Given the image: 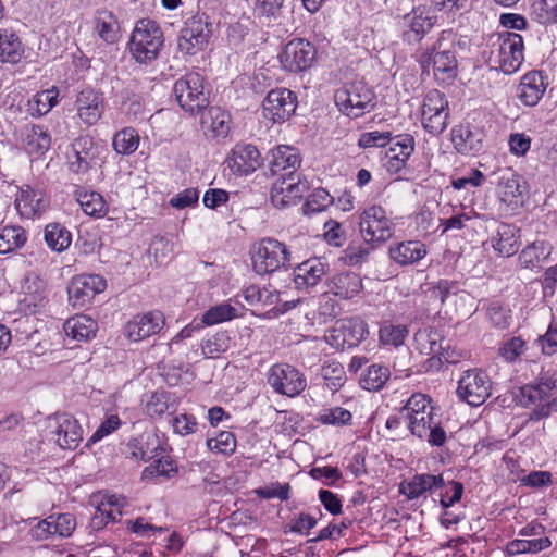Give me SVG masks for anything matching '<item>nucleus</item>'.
Instances as JSON below:
<instances>
[{
  "label": "nucleus",
  "mask_w": 557,
  "mask_h": 557,
  "mask_svg": "<svg viewBox=\"0 0 557 557\" xmlns=\"http://www.w3.org/2000/svg\"><path fill=\"white\" fill-rule=\"evenodd\" d=\"M431 403L425 394L414 393L400 408V413L411 435L441 447L447 440V433Z\"/></svg>",
  "instance_id": "1"
},
{
  "label": "nucleus",
  "mask_w": 557,
  "mask_h": 557,
  "mask_svg": "<svg viewBox=\"0 0 557 557\" xmlns=\"http://www.w3.org/2000/svg\"><path fill=\"white\" fill-rule=\"evenodd\" d=\"M292 253L287 246L272 237L256 243L251 250L253 271L259 275L272 274L290 264Z\"/></svg>",
  "instance_id": "2"
},
{
  "label": "nucleus",
  "mask_w": 557,
  "mask_h": 557,
  "mask_svg": "<svg viewBox=\"0 0 557 557\" xmlns=\"http://www.w3.org/2000/svg\"><path fill=\"white\" fill-rule=\"evenodd\" d=\"M163 45V33L156 22L139 21L131 36L129 51L136 62L149 64L154 61Z\"/></svg>",
  "instance_id": "3"
},
{
  "label": "nucleus",
  "mask_w": 557,
  "mask_h": 557,
  "mask_svg": "<svg viewBox=\"0 0 557 557\" xmlns=\"http://www.w3.org/2000/svg\"><path fill=\"white\" fill-rule=\"evenodd\" d=\"M334 100L339 111L351 117H359L375 106L374 92L363 82H355L339 88Z\"/></svg>",
  "instance_id": "4"
},
{
  "label": "nucleus",
  "mask_w": 557,
  "mask_h": 557,
  "mask_svg": "<svg viewBox=\"0 0 557 557\" xmlns=\"http://www.w3.org/2000/svg\"><path fill=\"white\" fill-rule=\"evenodd\" d=\"M359 233L367 244L381 245L392 238L394 223L383 207L374 205L360 214Z\"/></svg>",
  "instance_id": "5"
},
{
  "label": "nucleus",
  "mask_w": 557,
  "mask_h": 557,
  "mask_svg": "<svg viewBox=\"0 0 557 557\" xmlns=\"http://www.w3.org/2000/svg\"><path fill=\"white\" fill-rule=\"evenodd\" d=\"M173 89L180 107L186 112H199L209 104V97L203 88V78L199 73H187L175 82Z\"/></svg>",
  "instance_id": "6"
},
{
  "label": "nucleus",
  "mask_w": 557,
  "mask_h": 557,
  "mask_svg": "<svg viewBox=\"0 0 557 557\" xmlns=\"http://www.w3.org/2000/svg\"><path fill=\"white\" fill-rule=\"evenodd\" d=\"M491 391L492 381L487 373L480 369L465 371L458 381V397L473 407L484 404L491 396Z\"/></svg>",
  "instance_id": "7"
},
{
  "label": "nucleus",
  "mask_w": 557,
  "mask_h": 557,
  "mask_svg": "<svg viewBox=\"0 0 557 557\" xmlns=\"http://www.w3.org/2000/svg\"><path fill=\"white\" fill-rule=\"evenodd\" d=\"M368 334V324L361 318L354 317L337 321L325 339L333 348L344 350L358 346Z\"/></svg>",
  "instance_id": "8"
},
{
  "label": "nucleus",
  "mask_w": 557,
  "mask_h": 557,
  "mask_svg": "<svg viewBox=\"0 0 557 557\" xmlns=\"http://www.w3.org/2000/svg\"><path fill=\"white\" fill-rule=\"evenodd\" d=\"M449 116L448 100L437 89L430 90L422 104V125L432 135L442 134L447 127Z\"/></svg>",
  "instance_id": "9"
},
{
  "label": "nucleus",
  "mask_w": 557,
  "mask_h": 557,
  "mask_svg": "<svg viewBox=\"0 0 557 557\" xmlns=\"http://www.w3.org/2000/svg\"><path fill=\"white\" fill-rule=\"evenodd\" d=\"M317 59L314 45L302 38H295L288 41L278 60L285 71L300 73L310 69Z\"/></svg>",
  "instance_id": "10"
},
{
  "label": "nucleus",
  "mask_w": 557,
  "mask_h": 557,
  "mask_svg": "<svg viewBox=\"0 0 557 557\" xmlns=\"http://www.w3.org/2000/svg\"><path fill=\"white\" fill-rule=\"evenodd\" d=\"M211 35V24L208 16L197 14L185 22L177 39L178 50L185 54L193 55L202 50L208 44Z\"/></svg>",
  "instance_id": "11"
},
{
  "label": "nucleus",
  "mask_w": 557,
  "mask_h": 557,
  "mask_svg": "<svg viewBox=\"0 0 557 557\" xmlns=\"http://www.w3.org/2000/svg\"><path fill=\"white\" fill-rule=\"evenodd\" d=\"M268 383L275 393L288 397L299 395L307 386L304 374L288 363H277L270 368Z\"/></svg>",
  "instance_id": "12"
},
{
  "label": "nucleus",
  "mask_w": 557,
  "mask_h": 557,
  "mask_svg": "<svg viewBox=\"0 0 557 557\" xmlns=\"http://www.w3.org/2000/svg\"><path fill=\"white\" fill-rule=\"evenodd\" d=\"M516 398L522 407L534 406L529 416L530 421H540L548 418L553 412H557V398H549L536 383L525 384L520 387Z\"/></svg>",
  "instance_id": "13"
},
{
  "label": "nucleus",
  "mask_w": 557,
  "mask_h": 557,
  "mask_svg": "<svg viewBox=\"0 0 557 557\" xmlns=\"http://www.w3.org/2000/svg\"><path fill=\"white\" fill-rule=\"evenodd\" d=\"M309 189L306 180H301L298 173H285L276 177L271 188V201L277 208H284L296 203Z\"/></svg>",
  "instance_id": "14"
},
{
  "label": "nucleus",
  "mask_w": 557,
  "mask_h": 557,
  "mask_svg": "<svg viewBox=\"0 0 557 557\" xmlns=\"http://www.w3.org/2000/svg\"><path fill=\"white\" fill-rule=\"evenodd\" d=\"M48 429L51 438L62 449H75L83 440L79 422L69 413L50 418Z\"/></svg>",
  "instance_id": "15"
},
{
  "label": "nucleus",
  "mask_w": 557,
  "mask_h": 557,
  "mask_svg": "<svg viewBox=\"0 0 557 557\" xmlns=\"http://www.w3.org/2000/svg\"><path fill=\"white\" fill-rule=\"evenodd\" d=\"M297 108L296 95L287 88H276L268 92L262 101L263 116L273 123L288 120Z\"/></svg>",
  "instance_id": "16"
},
{
  "label": "nucleus",
  "mask_w": 557,
  "mask_h": 557,
  "mask_svg": "<svg viewBox=\"0 0 557 557\" xmlns=\"http://www.w3.org/2000/svg\"><path fill=\"white\" fill-rule=\"evenodd\" d=\"M106 287V280L98 274L75 276L67 287L69 300L73 307H84L89 304L97 294L102 293Z\"/></svg>",
  "instance_id": "17"
},
{
  "label": "nucleus",
  "mask_w": 557,
  "mask_h": 557,
  "mask_svg": "<svg viewBox=\"0 0 557 557\" xmlns=\"http://www.w3.org/2000/svg\"><path fill=\"white\" fill-rule=\"evenodd\" d=\"M422 64L433 66V75L437 82L449 83L457 77L458 62L455 51L434 47L430 53L422 55Z\"/></svg>",
  "instance_id": "18"
},
{
  "label": "nucleus",
  "mask_w": 557,
  "mask_h": 557,
  "mask_svg": "<svg viewBox=\"0 0 557 557\" xmlns=\"http://www.w3.org/2000/svg\"><path fill=\"white\" fill-rule=\"evenodd\" d=\"M523 61V39L517 33H508L500 38L498 64L505 74L515 73Z\"/></svg>",
  "instance_id": "19"
},
{
  "label": "nucleus",
  "mask_w": 557,
  "mask_h": 557,
  "mask_svg": "<svg viewBox=\"0 0 557 557\" xmlns=\"http://www.w3.org/2000/svg\"><path fill=\"white\" fill-rule=\"evenodd\" d=\"M164 325V317L161 311H149L136 314L125 325L126 336L134 342L150 337L161 331Z\"/></svg>",
  "instance_id": "20"
},
{
  "label": "nucleus",
  "mask_w": 557,
  "mask_h": 557,
  "mask_svg": "<svg viewBox=\"0 0 557 557\" xmlns=\"http://www.w3.org/2000/svg\"><path fill=\"white\" fill-rule=\"evenodd\" d=\"M77 115L86 125H95L102 116L104 111V100L102 94L90 87L83 88L75 101Z\"/></svg>",
  "instance_id": "21"
},
{
  "label": "nucleus",
  "mask_w": 557,
  "mask_h": 557,
  "mask_svg": "<svg viewBox=\"0 0 557 557\" xmlns=\"http://www.w3.org/2000/svg\"><path fill=\"white\" fill-rule=\"evenodd\" d=\"M548 86L547 76L541 71L525 73L517 88V97L528 107H534L543 98Z\"/></svg>",
  "instance_id": "22"
},
{
  "label": "nucleus",
  "mask_w": 557,
  "mask_h": 557,
  "mask_svg": "<svg viewBox=\"0 0 557 557\" xmlns=\"http://www.w3.org/2000/svg\"><path fill=\"white\" fill-rule=\"evenodd\" d=\"M329 263L322 258H310L294 269V283L297 289L315 286L327 273Z\"/></svg>",
  "instance_id": "23"
},
{
  "label": "nucleus",
  "mask_w": 557,
  "mask_h": 557,
  "mask_svg": "<svg viewBox=\"0 0 557 557\" xmlns=\"http://www.w3.org/2000/svg\"><path fill=\"white\" fill-rule=\"evenodd\" d=\"M228 168L237 175H247L260 165V152L250 144H238L227 158Z\"/></svg>",
  "instance_id": "24"
},
{
  "label": "nucleus",
  "mask_w": 557,
  "mask_h": 557,
  "mask_svg": "<svg viewBox=\"0 0 557 557\" xmlns=\"http://www.w3.org/2000/svg\"><path fill=\"white\" fill-rule=\"evenodd\" d=\"M445 486L442 474L433 475L429 473L416 474L407 481H403L399 485V493L405 495L409 500L423 496L426 492H433Z\"/></svg>",
  "instance_id": "25"
},
{
  "label": "nucleus",
  "mask_w": 557,
  "mask_h": 557,
  "mask_svg": "<svg viewBox=\"0 0 557 557\" xmlns=\"http://www.w3.org/2000/svg\"><path fill=\"white\" fill-rule=\"evenodd\" d=\"M49 206L42 193L29 185L21 187L15 197V208L22 218L32 219L41 214Z\"/></svg>",
  "instance_id": "26"
},
{
  "label": "nucleus",
  "mask_w": 557,
  "mask_h": 557,
  "mask_svg": "<svg viewBox=\"0 0 557 557\" xmlns=\"http://www.w3.org/2000/svg\"><path fill=\"white\" fill-rule=\"evenodd\" d=\"M362 280L355 272H341L326 281V293H331L341 299H350L362 289Z\"/></svg>",
  "instance_id": "27"
},
{
  "label": "nucleus",
  "mask_w": 557,
  "mask_h": 557,
  "mask_svg": "<svg viewBox=\"0 0 557 557\" xmlns=\"http://www.w3.org/2000/svg\"><path fill=\"white\" fill-rule=\"evenodd\" d=\"M519 228L512 224L500 223L495 234L491 236L490 243L498 256L511 257L519 249Z\"/></svg>",
  "instance_id": "28"
},
{
  "label": "nucleus",
  "mask_w": 557,
  "mask_h": 557,
  "mask_svg": "<svg viewBox=\"0 0 557 557\" xmlns=\"http://www.w3.org/2000/svg\"><path fill=\"white\" fill-rule=\"evenodd\" d=\"M389 258L400 267L412 265L426 256V247L420 240H405L392 245Z\"/></svg>",
  "instance_id": "29"
},
{
  "label": "nucleus",
  "mask_w": 557,
  "mask_h": 557,
  "mask_svg": "<svg viewBox=\"0 0 557 557\" xmlns=\"http://www.w3.org/2000/svg\"><path fill=\"white\" fill-rule=\"evenodd\" d=\"M451 141L461 154H475L483 148V134L468 125H459L451 131Z\"/></svg>",
  "instance_id": "30"
},
{
  "label": "nucleus",
  "mask_w": 557,
  "mask_h": 557,
  "mask_svg": "<svg viewBox=\"0 0 557 557\" xmlns=\"http://www.w3.org/2000/svg\"><path fill=\"white\" fill-rule=\"evenodd\" d=\"M301 163L298 150L292 146L281 145L272 150L270 170L274 176L285 173H297L296 170Z\"/></svg>",
  "instance_id": "31"
},
{
  "label": "nucleus",
  "mask_w": 557,
  "mask_h": 557,
  "mask_svg": "<svg viewBox=\"0 0 557 557\" xmlns=\"http://www.w3.org/2000/svg\"><path fill=\"white\" fill-rule=\"evenodd\" d=\"M393 145L387 152L389 171H399L405 168L407 160L414 151V138L410 134H399L392 138Z\"/></svg>",
  "instance_id": "32"
},
{
  "label": "nucleus",
  "mask_w": 557,
  "mask_h": 557,
  "mask_svg": "<svg viewBox=\"0 0 557 557\" xmlns=\"http://www.w3.org/2000/svg\"><path fill=\"white\" fill-rule=\"evenodd\" d=\"M231 115L219 107H211L201 119L203 133L210 138H225L230 132Z\"/></svg>",
  "instance_id": "33"
},
{
  "label": "nucleus",
  "mask_w": 557,
  "mask_h": 557,
  "mask_svg": "<svg viewBox=\"0 0 557 557\" xmlns=\"http://www.w3.org/2000/svg\"><path fill=\"white\" fill-rule=\"evenodd\" d=\"M127 448L133 459L144 461L158 456V450L164 451L160 445L159 436L151 433L131 438Z\"/></svg>",
  "instance_id": "34"
},
{
  "label": "nucleus",
  "mask_w": 557,
  "mask_h": 557,
  "mask_svg": "<svg viewBox=\"0 0 557 557\" xmlns=\"http://www.w3.org/2000/svg\"><path fill=\"white\" fill-rule=\"evenodd\" d=\"M553 250V246L546 240H535L527 245L518 257L519 264L523 269H540L542 262L546 261Z\"/></svg>",
  "instance_id": "35"
},
{
  "label": "nucleus",
  "mask_w": 557,
  "mask_h": 557,
  "mask_svg": "<svg viewBox=\"0 0 557 557\" xmlns=\"http://www.w3.org/2000/svg\"><path fill=\"white\" fill-rule=\"evenodd\" d=\"M445 338L434 327L420 329L414 334V344L420 354L434 358L442 351Z\"/></svg>",
  "instance_id": "36"
},
{
  "label": "nucleus",
  "mask_w": 557,
  "mask_h": 557,
  "mask_svg": "<svg viewBox=\"0 0 557 557\" xmlns=\"http://www.w3.org/2000/svg\"><path fill=\"white\" fill-rule=\"evenodd\" d=\"M63 330L73 339L88 341L96 335L97 322L88 315L77 314L65 321Z\"/></svg>",
  "instance_id": "37"
},
{
  "label": "nucleus",
  "mask_w": 557,
  "mask_h": 557,
  "mask_svg": "<svg viewBox=\"0 0 557 557\" xmlns=\"http://www.w3.org/2000/svg\"><path fill=\"white\" fill-rule=\"evenodd\" d=\"M23 55L24 46L18 36L9 29H0V62L15 64Z\"/></svg>",
  "instance_id": "38"
},
{
  "label": "nucleus",
  "mask_w": 557,
  "mask_h": 557,
  "mask_svg": "<svg viewBox=\"0 0 557 557\" xmlns=\"http://www.w3.org/2000/svg\"><path fill=\"white\" fill-rule=\"evenodd\" d=\"M524 188L520 176L511 170H506L499 177L498 193L505 203L517 205L515 199L522 196Z\"/></svg>",
  "instance_id": "39"
},
{
  "label": "nucleus",
  "mask_w": 557,
  "mask_h": 557,
  "mask_svg": "<svg viewBox=\"0 0 557 557\" xmlns=\"http://www.w3.org/2000/svg\"><path fill=\"white\" fill-rule=\"evenodd\" d=\"M23 143L30 154H42L51 144L50 135L40 125L26 126L23 131Z\"/></svg>",
  "instance_id": "40"
},
{
  "label": "nucleus",
  "mask_w": 557,
  "mask_h": 557,
  "mask_svg": "<svg viewBox=\"0 0 557 557\" xmlns=\"http://www.w3.org/2000/svg\"><path fill=\"white\" fill-rule=\"evenodd\" d=\"M96 30L107 44H114L120 38V24L111 11L99 10L95 17Z\"/></svg>",
  "instance_id": "41"
},
{
  "label": "nucleus",
  "mask_w": 557,
  "mask_h": 557,
  "mask_svg": "<svg viewBox=\"0 0 557 557\" xmlns=\"http://www.w3.org/2000/svg\"><path fill=\"white\" fill-rule=\"evenodd\" d=\"M75 199L87 215L100 218L107 213L106 201L99 193L81 188L75 191Z\"/></svg>",
  "instance_id": "42"
},
{
  "label": "nucleus",
  "mask_w": 557,
  "mask_h": 557,
  "mask_svg": "<svg viewBox=\"0 0 557 557\" xmlns=\"http://www.w3.org/2000/svg\"><path fill=\"white\" fill-rule=\"evenodd\" d=\"M26 232L22 226H4L0 231V253H10L25 245Z\"/></svg>",
  "instance_id": "43"
},
{
  "label": "nucleus",
  "mask_w": 557,
  "mask_h": 557,
  "mask_svg": "<svg viewBox=\"0 0 557 557\" xmlns=\"http://www.w3.org/2000/svg\"><path fill=\"white\" fill-rule=\"evenodd\" d=\"M552 545L549 537L544 536L535 540H512L506 546L509 556L519 554H537Z\"/></svg>",
  "instance_id": "44"
},
{
  "label": "nucleus",
  "mask_w": 557,
  "mask_h": 557,
  "mask_svg": "<svg viewBox=\"0 0 557 557\" xmlns=\"http://www.w3.org/2000/svg\"><path fill=\"white\" fill-rule=\"evenodd\" d=\"M391 376L389 369L380 364H371L360 376V385L367 391H380Z\"/></svg>",
  "instance_id": "45"
},
{
  "label": "nucleus",
  "mask_w": 557,
  "mask_h": 557,
  "mask_svg": "<svg viewBox=\"0 0 557 557\" xmlns=\"http://www.w3.org/2000/svg\"><path fill=\"white\" fill-rule=\"evenodd\" d=\"M45 242L51 250L61 252L70 246L71 234L62 225L51 223L45 228Z\"/></svg>",
  "instance_id": "46"
},
{
  "label": "nucleus",
  "mask_w": 557,
  "mask_h": 557,
  "mask_svg": "<svg viewBox=\"0 0 557 557\" xmlns=\"http://www.w3.org/2000/svg\"><path fill=\"white\" fill-rule=\"evenodd\" d=\"M59 91L53 87L37 92L28 101V110L32 115L41 116L47 114L58 102Z\"/></svg>",
  "instance_id": "47"
},
{
  "label": "nucleus",
  "mask_w": 557,
  "mask_h": 557,
  "mask_svg": "<svg viewBox=\"0 0 557 557\" xmlns=\"http://www.w3.org/2000/svg\"><path fill=\"white\" fill-rule=\"evenodd\" d=\"M379 245L367 244H349L343 251V261L349 267L361 265L369 261V258L373 250Z\"/></svg>",
  "instance_id": "48"
},
{
  "label": "nucleus",
  "mask_w": 557,
  "mask_h": 557,
  "mask_svg": "<svg viewBox=\"0 0 557 557\" xmlns=\"http://www.w3.org/2000/svg\"><path fill=\"white\" fill-rule=\"evenodd\" d=\"M88 146H92V143L88 138H79L73 145L74 160H71L70 165L74 172H86L90 162L94 159L88 150Z\"/></svg>",
  "instance_id": "49"
},
{
  "label": "nucleus",
  "mask_w": 557,
  "mask_h": 557,
  "mask_svg": "<svg viewBox=\"0 0 557 557\" xmlns=\"http://www.w3.org/2000/svg\"><path fill=\"white\" fill-rule=\"evenodd\" d=\"M177 474V467L170 458H159L143 470L141 476L145 480L163 478L169 480Z\"/></svg>",
  "instance_id": "50"
},
{
  "label": "nucleus",
  "mask_w": 557,
  "mask_h": 557,
  "mask_svg": "<svg viewBox=\"0 0 557 557\" xmlns=\"http://www.w3.org/2000/svg\"><path fill=\"white\" fill-rule=\"evenodd\" d=\"M237 317V309L227 302H223L208 309L202 315L201 324L214 325Z\"/></svg>",
  "instance_id": "51"
},
{
  "label": "nucleus",
  "mask_w": 557,
  "mask_h": 557,
  "mask_svg": "<svg viewBox=\"0 0 557 557\" xmlns=\"http://www.w3.org/2000/svg\"><path fill=\"white\" fill-rule=\"evenodd\" d=\"M139 145V136L132 127H125L117 132L113 138L114 150L120 154L133 153Z\"/></svg>",
  "instance_id": "52"
},
{
  "label": "nucleus",
  "mask_w": 557,
  "mask_h": 557,
  "mask_svg": "<svg viewBox=\"0 0 557 557\" xmlns=\"http://www.w3.org/2000/svg\"><path fill=\"white\" fill-rule=\"evenodd\" d=\"M231 342L232 338L226 331L216 332L203 341L201 345L202 354L209 358L218 357L231 347Z\"/></svg>",
  "instance_id": "53"
},
{
  "label": "nucleus",
  "mask_w": 557,
  "mask_h": 557,
  "mask_svg": "<svg viewBox=\"0 0 557 557\" xmlns=\"http://www.w3.org/2000/svg\"><path fill=\"white\" fill-rule=\"evenodd\" d=\"M326 386L332 391H338L346 381V372L344 367L337 361L326 362L321 370Z\"/></svg>",
  "instance_id": "54"
},
{
  "label": "nucleus",
  "mask_w": 557,
  "mask_h": 557,
  "mask_svg": "<svg viewBox=\"0 0 557 557\" xmlns=\"http://www.w3.org/2000/svg\"><path fill=\"white\" fill-rule=\"evenodd\" d=\"M122 95V109L125 114L132 120L144 119L145 107L143 97L129 88H125Z\"/></svg>",
  "instance_id": "55"
},
{
  "label": "nucleus",
  "mask_w": 557,
  "mask_h": 557,
  "mask_svg": "<svg viewBox=\"0 0 557 557\" xmlns=\"http://www.w3.org/2000/svg\"><path fill=\"white\" fill-rule=\"evenodd\" d=\"M405 21L408 24V29L405 32V38L409 42L419 41L432 27L430 18L423 17L422 15H407L405 16Z\"/></svg>",
  "instance_id": "56"
},
{
  "label": "nucleus",
  "mask_w": 557,
  "mask_h": 557,
  "mask_svg": "<svg viewBox=\"0 0 557 557\" xmlns=\"http://www.w3.org/2000/svg\"><path fill=\"white\" fill-rule=\"evenodd\" d=\"M352 414L349 410L342 407H332L321 410L318 416V421L322 424L330 425H347L351 422Z\"/></svg>",
  "instance_id": "57"
},
{
  "label": "nucleus",
  "mask_w": 557,
  "mask_h": 557,
  "mask_svg": "<svg viewBox=\"0 0 557 557\" xmlns=\"http://www.w3.org/2000/svg\"><path fill=\"white\" fill-rule=\"evenodd\" d=\"M408 327L406 325H383L380 329L379 337L382 344L393 345L399 347L404 344L405 338L408 336Z\"/></svg>",
  "instance_id": "58"
},
{
  "label": "nucleus",
  "mask_w": 557,
  "mask_h": 557,
  "mask_svg": "<svg viewBox=\"0 0 557 557\" xmlns=\"http://www.w3.org/2000/svg\"><path fill=\"white\" fill-rule=\"evenodd\" d=\"M443 344H445V342ZM463 355L462 350L451 347L449 343H446V345H443L438 356L429 358L426 362L429 369L438 370L444 363L455 364L459 362Z\"/></svg>",
  "instance_id": "59"
},
{
  "label": "nucleus",
  "mask_w": 557,
  "mask_h": 557,
  "mask_svg": "<svg viewBox=\"0 0 557 557\" xmlns=\"http://www.w3.org/2000/svg\"><path fill=\"white\" fill-rule=\"evenodd\" d=\"M207 446L211 451L228 456L235 451L236 438L232 432L223 431L216 437L207 440Z\"/></svg>",
  "instance_id": "60"
},
{
  "label": "nucleus",
  "mask_w": 557,
  "mask_h": 557,
  "mask_svg": "<svg viewBox=\"0 0 557 557\" xmlns=\"http://www.w3.org/2000/svg\"><path fill=\"white\" fill-rule=\"evenodd\" d=\"M170 409H173V404L170 403V395L165 392L154 393L146 404V412L151 418L161 417Z\"/></svg>",
  "instance_id": "61"
},
{
  "label": "nucleus",
  "mask_w": 557,
  "mask_h": 557,
  "mask_svg": "<svg viewBox=\"0 0 557 557\" xmlns=\"http://www.w3.org/2000/svg\"><path fill=\"white\" fill-rule=\"evenodd\" d=\"M49 518L54 536L69 537L76 528V520L71 513L51 515Z\"/></svg>",
  "instance_id": "62"
},
{
  "label": "nucleus",
  "mask_w": 557,
  "mask_h": 557,
  "mask_svg": "<svg viewBox=\"0 0 557 557\" xmlns=\"http://www.w3.org/2000/svg\"><path fill=\"white\" fill-rule=\"evenodd\" d=\"M533 13L542 24L557 23V0H539L533 4Z\"/></svg>",
  "instance_id": "63"
},
{
  "label": "nucleus",
  "mask_w": 557,
  "mask_h": 557,
  "mask_svg": "<svg viewBox=\"0 0 557 557\" xmlns=\"http://www.w3.org/2000/svg\"><path fill=\"white\" fill-rule=\"evenodd\" d=\"M333 203V197L323 188L315 189L308 198L306 212H321Z\"/></svg>",
  "instance_id": "64"
}]
</instances>
